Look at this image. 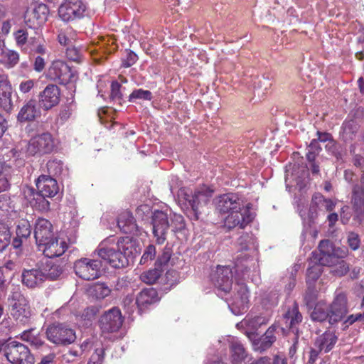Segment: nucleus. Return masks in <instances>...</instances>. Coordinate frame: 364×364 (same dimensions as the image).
<instances>
[{"mask_svg": "<svg viewBox=\"0 0 364 364\" xmlns=\"http://www.w3.org/2000/svg\"><path fill=\"white\" fill-rule=\"evenodd\" d=\"M46 77L60 85H68L75 82L77 78V73L73 70L65 61L56 60L51 63L47 73Z\"/></svg>", "mask_w": 364, "mask_h": 364, "instance_id": "obj_1", "label": "nucleus"}, {"mask_svg": "<svg viewBox=\"0 0 364 364\" xmlns=\"http://www.w3.org/2000/svg\"><path fill=\"white\" fill-rule=\"evenodd\" d=\"M46 334L49 341L59 346L71 344L76 339L75 331L65 323L55 322L49 325Z\"/></svg>", "mask_w": 364, "mask_h": 364, "instance_id": "obj_2", "label": "nucleus"}, {"mask_svg": "<svg viewBox=\"0 0 364 364\" xmlns=\"http://www.w3.org/2000/svg\"><path fill=\"white\" fill-rule=\"evenodd\" d=\"M4 355L11 364H33L34 358L28 348L18 341H11L3 348Z\"/></svg>", "mask_w": 364, "mask_h": 364, "instance_id": "obj_3", "label": "nucleus"}, {"mask_svg": "<svg viewBox=\"0 0 364 364\" xmlns=\"http://www.w3.org/2000/svg\"><path fill=\"white\" fill-rule=\"evenodd\" d=\"M252 207V205L248 203L242 205V208L238 210H234L228 214L225 218V227L229 230L235 228L245 229L255 218V214L251 212Z\"/></svg>", "mask_w": 364, "mask_h": 364, "instance_id": "obj_4", "label": "nucleus"}, {"mask_svg": "<svg viewBox=\"0 0 364 364\" xmlns=\"http://www.w3.org/2000/svg\"><path fill=\"white\" fill-rule=\"evenodd\" d=\"M73 267L75 274L80 278L94 280L101 275L102 262L98 259L84 257L76 260Z\"/></svg>", "mask_w": 364, "mask_h": 364, "instance_id": "obj_5", "label": "nucleus"}, {"mask_svg": "<svg viewBox=\"0 0 364 364\" xmlns=\"http://www.w3.org/2000/svg\"><path fill=\"white\" fill-rule=\"evenodd\" d=\"M55 149L54 139L49 132L33 136L28 145L27 151L31 156L50 154Z\"/></svg>", "mask_w": 364, "mask_h": 364, "instance_id": "obj_6", "label": "nucleus"}, {"mask_svg": "<svg viewBox=\"0 0 364 364\" xmlns=\"http://www.w3.org/2000/svg\"><path fill=\"white\" fill-rule=\"evenodd\" d=\"M86 10V4L81 0H65L58 8V15L63 21L69 22L83 18Z\"/></svg>", "mask_w": 364, "mask_h": 364, "instance_id": "obj_7", "label": "nucleus"}, {"mask_svg": "<svg viewBox=\"0 0 364 364\" xmlns=\"http://www.w3.org/2000/svg\"><path fill=\"white\" fill-rule=\"evenodd\" d=\"M329 314V323L331 325L340 322L346 316L348 308V299L344 292L337 293L333 301L328 305Z\"/></svg>", "mask_w": 364, "mask_h": 364, "instance_id": "obj_8", "label": "nucleus"}, {"mask_svg": "<svg viewBox=\"0 0 364 364\" xmlns=\"http://www.w3.org/2000/svg\"><path fill=\"white\" fill-rule=\"evenodd\" d=\"M233 274L229 266L218 265L210 274V280L219 290L230 292L232 285Z\"/></svg>", "mask_w": 364, "mask_h": 364, "instance_id": "obj_9", "label": "nucleus"}, {"mask_svg": "<svg viewBox=\"0 0 364 364\" xmlns=\"http://www.w3.org/2000/svg\"><path fill=\"white\" fill-rule=\"evenodd\" d=\"M123 318L117 307L112 308L105 312L99 320V326L104 333L117 331L122 326Z\"/></svg>", "mask_w": 364, "mask_h": 364, "instance_id": "obj_10", "label": "nucleus"}, {"mask_svg": "<svg viewBox=\"0 0 364 364\" xmlns=\"http://www.w3.org/2000/svg\"><path fill=\"white\" fill-rule=\"evenodd\" d=\"M14 303L11 304L10 314L17 323L26 325L29 323L31 316V310L28 301L23 296H18L13 299Z\"/></svg>", "mask_w": 364, "mask_h": 364, "instance_id": "obj_11", "label": "nucleus"}, {"mask_svg": "<svg viewBox=\"0 0 364 364\" xmlns=\"http://www.w3.org/2000/svg\"><path fill=\"white\" fill-rule=\"evenodd\" d=\"M151 224L153 234L158 245H162L166 240V234L169 228L168 215L161 210H155L152 215Z\"/></svg>", "mask_w": 364, "mask_h": 364, "instance_id": "obj_12", "label": "nucleus"}, {"mask_svg": "<svg viewBox=\"0 0 364 364\" xmlns=\"http://www.w3.org/2000/svg\"><path fill=\"white\" fill-rule=\"evenodd\" d=\"M350 205L355 218L361 220L364 216V172L360 181L353 185L351 188Z\"/></svg>", "mask_w": 364, "mask_h": 364, "instance_id": "obj_13", "label": "nucleus"}, {"mask_svg": "<svg viewBox=\"0 0 364 364\" xmlns=\"http://www.w3.org/2000/svg\"><path fill=\"white\" fill-rule=\"evenodd\" d=\"M48 14V7L45 4H38L31 11L26 12L25 23L30 28H38L46 22Z\"/></svg>", "mask_w": 364, "mask_h": 364, "instance_id": "obj_14", "label": "nucleus"}, {"mask_svg": "<svg viewBox=\"0 0 364 364\" xmlns=\"http://www.w3.org/2000/svg\"><path fill=\"white\" fill-rule=\"evenodd\" d=\"M38 103L44 110H50L57 106L60 100V90L54 84H48L38 94Z\"/></svg>", "mask_w": 364, "mask_h": 364, "instance_id": "obj_15", "label": "nucleus"}, {"mask_svg": "<svg viewBox=\"0 0 364 364\" xmlns=\"http://www.w3.org/2000/svg\"><path fill=\"white\" fill-rule=\"evenodd\" d=\"M97 251L99 257L107 261L114 268L120 269L129 265L128 259L118 249L105 247L101 245Z\"/></svg>", "mask_w": 364, "mask_h": 364, "instance_id": "obj_16", "label": "nucleus"}, {"mask_svg": "<svg viewBox=\"0 0 364 364\" xmlns=\"http://www.w3.org/2000/svg\"><path fill=\"white\" fill-rule=\"evenodd\" d=\"M53 226L47 219L40 218L36 220L34 227V237L38 249L42 244L54 237Z\"/></svg>", "mask_w": 364, "mask_h": 364, "instance_id": "obj_17", "label": "nucleus"}, {"mask_svg": "<svg viewBox=\"0 0 364 364\" xmlns=\"http://www.w3.org/2000/svg\"><path fill=\"white\" fill-rule=\"evenodd\" d=\"M244 205L240 196L233 193L220 196L217 203V209L220 213L230 214L234 210H238Z\"/></svg>", "mask_w": 364, "mask_h": 364, "instance_id": "obj_18", "label": "nucleus"}, {"mask_svg": "<svg viewBox=\"0 0 364 364\" xmlns=\"http://www.w3.org/2000/svg\"><path fill=\"white\" fill-rule=\"evenodd\" d=\"M68 247V246L65 241L58 237H54L49 241L43 243L39 250H41L46 257L55 258L63 255Z\"/></svg>", "mask_w": 364, "mask_h": 364, "instance_id": "obj_19", "label": "nucleus"}, {"mask_svg": "<svg viewBox=\"0 0 364 364\" xmlns=\"http://www.w3.org/2000/svg\"><path fill=\"white\" fill-rule=\"evenodd\" d=\"M336 203L332 199L326 198L321 193H316L311 198L309 210V217L311 220L314 219L317 215V209L323 208L327 212L334 210Z\"/></svg>", "mask_w": 364, "mask_h": 364, "instance_id": "obj_20", "label": "nucleus"}, {"mask_svg": "<svg viewBox=\"0 0 364 364\" xmlns=\"http://www.w3.org/2000/svg\"><path fill=\"white\" fill-rule=\"evenodd\" d=\"M212 196V191L205 186L199 187L191 195L186 193L185 199L188 201L195 215H197L200 205L207 204Z\"/></svg>", "mask_w": 364, "mask_h": 364, "instance_id": "obj_21", "label": "nucleus"}, {"mask_svg": "<svg viewBox=\"0 0 364 364\" xmlns=\"http://www.w3.org/2000/svg\"><path fill=\"white\" fill-rule=\"evenodd\" d=\"M38 191L48 198H53L59 191L57 181L46 174H42L36 181Z\"/></svg>", "mask_w": 364, "mask_h": 364, "instance_id": "obj_22", "label": "nucleus"}, {"mask_svg": "<svg viewBox=\"0 0 364 364\" xmlns=\"http://www.w3.org/2000/svg\"><path fill=\"white\" fill-rule=\"evenodd\" d=\"M46 281L45 274L41 267L31 269H24L21 274L22 284L28 288L40 287Z\"/></svg>", "mask_w": 364, "mask_h": 364, "instance_id": "obj_23", "label": "nucleus"}, {"mask_svg": "<svg viewBox=\"0 0 364 364\" xmlns=\"http://www.w3.org/2000/svg\"><path fill=\"white\" fill-rule=\"evenodd\" d=\"M302 318V315L299 312V305L295 301L291 306L288 308L283 316L285 327L296 335L299 332V325L301 323Z\"/></svg>", "mask_w": 364, "mask_h": 364, "instance_id": "obj_24", "label": "nucleus"}, {"mask_svg": "<svg viewBox=\"0 0 364 364\" xmlns=\"http://www.w3.org/2000/svg\"><path fill=\"white\" fill-rule=\"evenodd\" d=\"M319 255H316L313 252L314 259L318 262L322 266L332 265V254L333 252L334 245L333 243L329 240H323L318 244Z\"/></svg>", "mask_w": 364, "mask_h": 364, "instance_id": "obj_25", "label": "nucleus"}, {"mask_svg": "<svg viewBox=\"0 0 364 364\" xmlns=\"http://www.w3.org/2000/svg\"><path fill=\"white\" fill-rule=\"evenodd\" d=\"M41 112L38 107L36 101L29 100L20 109L17 115V119L20 122H33L39 118Z\"/></svg>", "mask_w": 364, "mask_h": 364, "instance_id": "obj_26", "label": "nucleus"}, {"mask_svg": "<svg viewBox=\"0 0 364 364\" xmlns=\"http://www.w3.org/2000/svg\"><path fill=\"white\" fill-rule=\"evenodd\" d=\"M117 227L123 233L132 234L137 231L136 220L129 210L122 211L117 217Z\"/></svg>", "mask_w": 364, "mask_h": 364, "instance_id": "obj_27", "label": "nucleus"}, {"mask_svg": "<svg viewBox=\"0 0 364 364\" xmlns=\"http://www.w3.org/2000/svg\"><path fill=\"white\" fill-rule=\"evenodd\" d=\"M0 105L7 112L12 109L11 86L5 75H0Z\"/></svg>", "mask_w": 364, "mask_h": 364, "instance_id": "obj_28", "label": "nucleus"}, {"mask_svg": "<svg viewBox=\"0 0 364 364\" xmlns=\"http://www.w3.org/2000/svg\"><path fill=\"white\" fill-rule=\"evenodd\" d=\"M31 234V226L26 219L18 221L16 230V237L13 239L12 246L15 249L20 248L23 244V240H26Z\"/></svg>", "mask_w": 364, "mask_h": 364, "instance_id": "obj_29", "label": "nucleus"}, {"mask_svg": "<svg viewBox=\"0 0 364 364\" xmlns=\"http://www.w3.org/2000/svg\"><path fill=\"white\" fill-rule=\"evenodd\" d=\"M337 341L338 337L334 332L326 331L316 338L314 346L316 348H319L320 350L326 353L333 348Z\"/></svg>", "mask_w": 364, "mask_h": 364, "instance_id": "obj_30", "label": "nucleus"}, {"mask_svg": "<svg viewBox=\"0 0 364 364\" xmlns=\"http://www.w3.org/2000/svg\"><path fill=\"white\" fill-rule=\"evenodd\" d=\"M274 331L275 327L272 326L266 331L265 333L261 338L253 340V349L259 352H263L269 349L276 341Z\"/></svg>", "mask_w": 364, "mask_h": 364, "instance_id": "obj_31", "label": "nucleus"}, {"mask_svg": "<svg viewBox=\"0 0 364 364\" xmlns=\"http://www.w3.org/2000/svg\"><path fill=\"white\" fill-rule=\"evenodd\" d=\"M117 248L126 256L127 259L134 258L137 253L136 240L132 237L126 236L120 237L117 241Z\"/></svg>", "mask_w": 364, "mask_h": 364, "instance_id": "obj_32", "label": "nucleus"}, {"mask_svg": "<svg viewBox=\"0 0 364 364\" xmlns=\"http://www.w3.org/2000/svg\"><path fill=\"white\" fill-rule=\"evenodd\" d=\"M158 301L157 291L154 288L143 289L136 296V303L139 309Z\"/></svg>", "mask_w": 364, "mask_h": 364, "instance_id": "obj_33", "label": "nucleus"}, {"mask_svg": "<svg viewBox=\"0 0 364 364\" xmlns=\"http://www.w3.org/2000/svg\"><path fill=\"white\" fill-rule=\"evenodd\" d=\"M29 192L30 196H33L32 198L28 199L31 207L41 212H46L50 210V202L46 199V198H48L47 196H45L38 191L35 192L33 189Z\"/></svg>", "mask_w": 364, "mask_h": 364, "instance_id": "obj_34", "label": "nucleus"}, {"mask_svg": "<svg viewBox=\"0 0 364 364\" xmlns=\"http://www.w3.org/2000/svg\"><path fill=\"white\" fill-rule=\"evenodd\" d=\"M230 350L231 363L232 364H241L247 357V353L240 342H232L230 345Z\"/></svg>", "mask_w": 364, "mask_h": 364, "instance_id": "obj_35", "label": "nucleus"}, {"mask_svg": "<svg viewBox=\"0 0 364 364\" xmlns=\"http://www.w3.org/2000/svg\"><path fill=\"white\" fill-rule=\"evenodd\" d=\"M311 318L314 321L323 322L328 321L329 323L328 305L323 301L316 303L311 313Z\"/></svg>", "mask_w": 364, "mask_h": 364, "instance_id": "obj_36", "label": "nucleus"}, {"mask_svg": "<svg viewBox=\"0 0 364 364\" xmlns=\"http://www.w3.org/2000/svg\"><path fill=\"white\" fill-rule=\"evenodd\" d=\"M1 58L0 63L3 64L6 68H11L16 66L20 59L19 53L14 50H10L4 48L2 50Z\"/></svg>", "mask_w": 364, "mask_h": 364, "instance_id": "obj_37", "label": "nucleus"}, {"mask_svg": "<svg viewBox=\"0 0 364 364\" xmlns=\"http://www.w3.org/2000/svg\"><path fill=\"white\" fill-rule=\"evenodd\" d=\"M77 37L76 31L71 26H66L59 31L58 43L63 46H71Z\"/></svg>", "mask_w": 364, "mask_h": 364, "instance_id": "obj_38", "label": "nucleus"}, {"mask_svg": "<svg viewBox=\"0 0 364 364\" xmlns=\"http://www.w3.org/2000/svg\"><path fill=\"white\" fill-rule=\"evenodd\" d=\"M35 329L31 328L24 331L21 334V339L23 341L28 342L31 346L36 348L41 347L44 344V341L38 333H34Z\"/></svg>", "mask_w": 364, "mask_h": 364, "instance_id": "obj_39", "label": "nucleus"}, {"mask_svg": "<svg viewBox=\"0 0 364 364\" xmlns=\"http://www.w3.org/2000/svg\"><path fill=\"white\" fill-rule=\"evenodd\" d=\"M41 269L45 274L46 281L47 279L55 280L62 274V269L60 266L52 262H47L45 264H42Z\"/></svg>", "mask_w": 364, "mask_h": 364, "instance_id": "obj_40", "label": "nucleus"}, {"mask_svg": "<svg viewBox=\"0 0 364 364\" xmlns=\"http://www.w3.org/2000/svg\"><path fill=\"white\" fill-rule=\"evenodd\" d=\"M162 272L161 268L156 267L154 269L143 272L140 276L141 280L149 284H154L161 277Z\"/></svg>", "mask_w": 364, "mask_h": 364, "instance_id": "obj_41", "label": "nucleus"}, {"mask_svg": "<svg viewBox=\"0 0 364 364\" xmlns=\"http://www.w3.org/2000/svg\"><path fill=\"white\" fill-rule=\"evenodd\" d=\"M342 128L343 136L345 141L353 140L358 131V126L353 120L345 122L343 124Z\"/></svg>", "mask_w": 364, "mask_h": 364, "instance_id": "obj_42", "label": "nucleus"}, {"mask_svg": "<svg viewBox=\"0 0 364 364\" xmlns=\"http://www.w3.org/2000/svg\"><path fill=\"white\" fill-rule=\"evenodd\" d=\"M48 176L51 177L60 176L63 170V163L62 161L54 159L49 160L46 164Z\"/></svg>", "mask_w": 364, "mask_h": 364, "instance_id": "obj_43", "label": "nucleus"}, {"mask_svg": "<svg viewBox=\"0 0 364 364\" xmlns=\"http://www.w3.org/2000/svg\"><path fill=\"white\" fill-rule=\"evenodd\" d=\"M10 166L0 162V192L6 191L9 186L8 177L10 175Z\"/></svg>", "mask_w": 364, "mask_h": 364, "instance_id": "obj_44", "label": "nucleus"}, {"mask_svg": "<svg viewBox=\"0 0 364 364\" xmlns=\"http://www.w3.org/2000/svg\"><path fill=\"white\" fill-rule=\"evenodd\" d=\"M31 50L34 53L44 55L47 52L46 45L45 40L40 36L38 37L31 38Z\"/></svg>", "mask_w": 364, "mask_h": 364, "instance_id": "obj_45", "label": "nucleus"}, {"mask_svg": "<svg viewBox=\"0 0 364 364\" xmlns=\"http://www.w3.org/2000/svg\"><path fill=\"white\" fill-rule=\"evenodd\" d=\"M92 292L98 299H102L108 296L111 289L104 283H97L92 288Z\"/></svg>", "mask_w": 364, "mask_h": 364, "instance_id": "obj_46", "label": "nucleus"}, {"mask_svg": "<svg viewBox=\"0 0 364 364\" xmlns=\"http://www.w3.org/2000/svg\"><path fill=\"white\" fill-rule=\"evenodd\" d=\"M237 293L235 294L236 299H239L240 305L244 306L249 301V290L244 283L237 284Z\"/></svg>", "mask_w": 364, "mask_h": 364, "instance_id": "obj_47", "label": "nucleus"}, {"mask_svg": "<svg viewBox=\"0 0 364 364\" xmlns=\"http://www.w3.org/2000/svg\"><path fill=\"white\" fill-rule=\"evenodd\" d=\"M121 85L117 82H112L111 84L110 97L112 101L117 102L118 105H122L124 102L122 94L121 92Z\"/></svg>", "mask_w": 364, "mask_h": 364, "instance_id": "obj_48", "label": "nucleus"}, {"mask_svg": "<svg viewBox=\"0 0 364 364\" xmlns=\"http://www.w3.org/2000/svg\"><path fill=\"white\" fill-rule=\"evenodd\" d=\"M330 267L333 268V274L338 277L346 275L349 271V265L345 260H338Z\"/></svg>", "mask_w": 364, "mask_h": 364, "instance_id": "obj_49", "label": "nucleus"}, {"mask_svg": "<svg viewBox=\"0 0 364 364\" xmlns=\"http://www.w3.org/2000/svg\"><path fill=\"white\" fill-rule=\"evenodd\" d=\"M321 274V269L319 265L309 267L306 271V283L311 285L320 277Z\"/></svg>", "mask_w": 364, "mask_h": 364, "instance_id": "obj_50", "label": "nucleus"}, {"mask_svg": "<svg viewBox=\"0 0 364 364\" xmlns=\"http://www.w3.org/2000/svg\"><path fill=\"white\" fill-rule=\"evenodd\" d=\"M136 99H142L145 100H151L152 94L149 90L143 89L134 90L129 96V101L134 102Z\"/></svg>", "mask_w": 364, "mask_h": 364, "instance_id": "obj_51", "label": "nucleus"}, {"mask_svg": "<svg viewBox=\"0 0 364 364\" xmlns=\"http://www.w3.org/2000/svg\"><path fill=\"white\" fill-rule=\"evenodd\" d=\"M65 55L68 60L79 63L82 58V52L80 48L71 45L67 47Z\"/></svg>", "mask_w": 364, "mask_h": 364, "instance_id": "obj_52", "label": "nucleus"}, {"mask_svg": "<svg viewBox=\"0 0 364 364\" xmlns=\"http://www.w3.org/2000/svg\"><path fill=\"white\" fill-rule=\"evenodd\" d=\"M14 39L18 47L22 48L28 38V33L26 29H18L14 33Z\"/></svg>", "mask_w": 364, "mask_h": 364, "instance_id": "obj_53", "label": "nucleus"}, {"mask_svg": "<svg viewBox=\"0 0 364 364\" xmlns=\"http://www.w3.org/2000/svg\"><path fill=\"white\" fill-rule=\"evenodd\" d=\"M360 238L358 233L350 232L347 235V244L353 251L358 250L360 245Z\"/></svg>", "mask_w": 364, "mask_h": 364, "instance_id": "obj_54", "label": "nucleus"}, {"mask_svg": "<svg viewBox=\"0 0 364 364\" xmlns=\"http://www.w3.org/2000/svg\"><path fill=\"white\" fill-rule=\"evenodd\" d=\"M171 255L172 250L170 247H165L162 254L158 257L156 265L161 268V266L167 264L171 259Z\"/></svg>", "mask_w": 364, "mask_h": 364, "instance_id": "obj_55", "label": "nucleus"}, {"mask_svg": "<svg viewBox=\"0 0 364 364\" xmlns=\"http://www.w3.org/2000/svg\"><path fill=\"white\" fill-rule=\"evenodd\" d=\"M156 247L153 245H149L144 252L143 255L140 259V264H144L149 261H151L154 259L156 256Z\"/></svg>", "mask_w": 364, "mask_h": 364, "instance_id": "obj_56", "label": "nucleus"}, {"mask_svg": "<svg viewBox=\"0 0 364 364\" xmlns=\"http://www.w3.org/2000/svg\"><path fill=\"white\" fill-rule=\"evenodd\" d=\"M138 60L137 55L132 50H126V57L122 60V66L124 68H129L132 66Z\"/></svg>", "mask_w": 364, "mask_h": 364, "instance_id": "obj_57", "label": "nucleus"}, {"mask_svg": "<svg viewBox=\"0 0 364 364\" xmlns=\"http://www.w3.org/2000/svg\"><path fill=\"white\" fill-rule=\"evenodd\" d=\"M348 255V250L346 247H336L333 248V252L332 254V257H333V259H332V265L335 264V262L338 260H343V259L346 257Z\"/></svg>", "mask_w": 364, "mask_h": 364, "instance_id": "obj_58", "label": "nucleus"}, {"mask_svg": "<svg viewBox=\"0 0 364 364\" xmlns=\"http://www.w3.org/2000/svg\"><path fill=\"white\" fill-rule=\"evenodd\" d=\"M11 233L7 230L0 229V252L4 251L9 245Z\"/></svg>", "mask_w": 364, "mask_h": 364, "instance_id": "obj_59", "label": "nucleus"}, {"mask_svg": "<svg viewBox=\"0 0 364 364\" xmlns=\"http://www.w3.org/2000/svg\"><path fill=\"white\" fill-rule=\"evenodd\" d=\"M98 313V308L96 306H89L84 309L82 314V318L87 321H92L95 319L97 314Z\"/></svg>", "mask_w": 364, "mask_h": 364, "instance_id": "obj_60", "label": "nucleus"}, {"mask_svg": "<svg viewBox=\"0 0 364 364\" xmlns=\"http://www.w3.org/2000/svg\"><path fill=\"white\" fill-rule=\"evenodd\" d=\"M104 360V350L97 348L91 355L87 364H102Z\"/></svg>", "mask_w": 364, "mask_h": 364, "instance_id": "obj_61", "label": "nucleus"}, {"mask_svg": "<svg viewBox=\"0 0 364 364\" xmlns=\"http://www.w3.org/2000/svg\"><path fill=\"white\" fill-rule=\"evenodd\" d=\"M173 231L175 232H181L186 228V223L183 217L181 215H175L172 220Z\"/></svg>", "mask_w": 364, "mask_h": 364, "instance_id": "obj_62", "label": "nucleus"}, {"mask_svg": "<svg viewBox=\"0 0 364 364\" xmlns=\"http://www.w3.org/2000/svg\"><path fill=\"white\" fill-rule=\"evenodd\" d=\"M326 149L328 151L331 152L334 156H336V159L341 158L339 146L334 139H332L329 143L326 144Z\"/></svg>", "mask_w": 364, "mask_h": 364, "instance_id": "obj_63", "label": "nucleus"}, {"mask_svg": "<svg viewBox=\"0 0 364 364\" xmlns=\"http://www.w3.org/2000/svg\"><path fill=\"white\" fill-rule=\"evenodd\" d=\"M33 67V70L36 72H38V73L42 72L46 67L45 58L41 55L37 56L34 60Z\"/></svg>", "mask_w": 364, "mask_h": 364, "instance_id": "obj_64", "label": "nucleus"}]
</instances>
